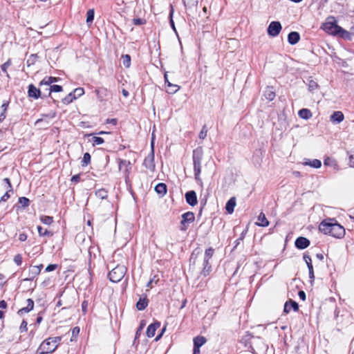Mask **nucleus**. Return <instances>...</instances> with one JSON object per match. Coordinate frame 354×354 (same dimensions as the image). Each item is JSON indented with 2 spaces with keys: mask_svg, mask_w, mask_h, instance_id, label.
I'll use <instances>...</instances> for the list:
<instances>
[{
  "mask_svg": "<svg viewBox=\"0 0 354 354\" xmlns=\"http://www.w3.org/2000/svg\"><path fill=\"white\" fill-rule=\"evenodd\" d=\"M319 230L325 234L338 239L343 237L345 234L344 228L332 219L323 221L319 226Z\"/></svg>",
  "mask_w": 354,
  "mask_h": 354,
  "instance_id": "f257e3e1",
  "label": "nucleus"
},
{
  "mask_svg": "<svg viewBox=\"0 0 354 354\" xmlns=\"http://www.w3.org/2000/svg\"><path fill=\"white\" fill-rule=\"evenodd\" d=\"M203 150L201 148H196L193 151L192 153V159H193V165H194V178L197 183H198L201 186H203V182L200 177L201 173V160L203 159Z\"/></svg>",
  "mask_w": 354,
  "mask_h": 354,
  "instance_id": "f03ea898",
  "label": "nucleus"
},
{
  "mask_svg": "<svg viewBox=\"0 0 354 354\" xmlns=\"http://www.w3.org/2000/svg\"><path fill=\"white\" fill-rule=\"evenodd\" d=\"M127 271V268L124 266H117L112 269L108 274L109 280L111 282L117 283L122 280Z\"/></svg>",
  "mask_w": 354,
  "mask_h": 354,
  "instance_id": "7ed1b4c3",
  "label": "nucleus"
},
{
  "mask_svg": "<svg viewBox=\"0 0 354 354\" xmlns=\"http://www.w3.org/2000/svg\"><path fill=\"white\" fill-rule=\"evenodd\" d=\"M56 350V345L52 344V340L48 338L42 342L37 350L38 354H48Z\"/></svg>",
  "mask_w": 354,
  "mask_h": 354,
  "instance_id": "20e7f679",
  "label": "nucleus"
},
{
  "mask_svg": "<svg viewBox=\"0 0 354 354\" xmlns=\"http://www.w3.org/2000/svg\"><path fill=\"white\" fill-rule=\"evenodd\" d=\"M182 219L180 221V230L181 231H186L188 228V226L190 223H193L195 220L194 214L192 212H187L182 214Z\"/></svg>",
  "mask_w": 354,
  "mask_h": 354,
  "instance_id": "39448f33",
  "label": "nucleus"
},
{
  "mask_svg": "<svg viewBox=\"0 0 354 354\" xmlns=\"http://www.w3.org/2000/svg\"><path fill=\"white\" fill-rule=\"evenodd\" d=\"M329 34L333 35H338L340 37L350 40L351 39V33L347 30H344L341 26H338L337 21L332 28V32Z\"/></svg>",
  "mask_w": 354,
  "mask_h": 354,
  "instance_id": "423d86ee",
  "label": "nucleus"
},
{
  "mask_svg": "<svg viewBox=\"0 0 354 354\" xmlns=\"http://www.w3.org/2000/svg\"><path fill=\"white\" fill-rule=\"evenodd\" d=\"M151 151L148 154L147 156L145 157L144 162H143V166L149 169L150 171H154L155 170V162H154V151H153V142L151 143Z\"/></svg>",
  "mask_w": 354,
  "mask_h": 354,
  "instance_id": "0eeeda50",
  "label": "nucleus"
},
{
  "mask_svg": "<svg viewBox=\"0 0 354 354\" xmlns=\"http://www.w3.org/2000/svg\"><path fill=\"white\" fill-rule=\"evenodd\" d=\"M281 28L282 26L279 21H272L267 28L268 35L272 37H277L280 33Z\"/></svg>",
  "mask_w": 354,
  "mask_h": 354,
  "instance_id": "6e6552de",
  "label": "nucleus"
},
{
  "mask_svg": "<svg viewBox=\"0 0 354 354\" xmlns=\"http://www.w3.org/2000/svg\"><path fill=\"white\" fill-rule=\"evenodd\" d=\"M28 95L29 97H32L35 100L39 97H46L47 95H41V91L40 88H37L34 84H30L28 87Z\"/></svg>",
  "mask_w": 354,
  "mask_h": 354,
  "instance_id": "1a4fd4ad",
  "label": "nucleus"
},
{
  "mask_svg": "<svg viewBox=\"0 0 354 354\" xmlns=\"http://www.w3.org/2000/svg\"><path fill=\"white\" fill-rule=\"evenodd\" d=\"M310 241L304 236H299L295 241V247L299 250H304L310 245Z\"/></svg>",
  "mask_w": 354,
  "mask_h": 354,
  "instance_id": "9d476101",
  "label": "nucleus"
},
{
  "mask_svg": "<svg viewBox=\"0 0 354 354\" xmlns=\"http://www.w3.org/2000/svg\"><path fill=\"white\" fill-rule=\"evenodd\" d=\"M185 198L187 204L192 207L195 206L198 203L196 193L194 190L187 192L185 194Z\"/></svg>",
  "mask_w": 354,
  "mask_h": 354,
  "instance_id": "9b49d317",
  "label": "nucleus"
},
{
  "mask_svg": "<svg viewBox=\"0 0 354 354\" xmlns=\"http://www.w3.org/2000/svg\"><path fill=\"white\" fill-rule=\"evenodd\" d=\"M119 169L120 170L123 171L125 177L127 178L129 176L130 170L131 169V162L127 160H120Z\"/></svg>",
  "mask_w": 354,
  "mask_h": 354,
  "instance_id": "f8f14e48",
  "label": "nucleus"
},
{
  "mask_svg": "<svg viewBox=\"0 0 354 354\" xmlns=\"http://www.w3.org/2000/svg\"><path fill=\"white\" fill-rule=\"evenodd\" d=\"M291 308L297 312L299 310V305L295 301L289 299L284 304L283 312L287 314L290 311Z\"/></svg>",
  "mask_w": 354,
  "mask_h": 354,
  "instance_id": "ddd939ff",
  "label": "nucleus"
},
{
  "mask_svg": "<svg viewBox=\"0 0 354 354\" xmlns=\"http://www.w3.org/2000/svg\"><path fill=\"white\" fill-rule=\"evenodd\" d=\"M335 22H336V20L335 19V17H328L327 19V21L325 22L324 24H323V25H322L323 30L329 34L330 32H332V28H333V26L335 25Z\"/></svg>",
  "mask_w": 354,
  "mask_h": 354,
  "instance_id": "4468645a",
  "label": "nucleus"
},
{
  "mask_svg": "<svg viewBox=\"0 0 354 354\" xmlns=\"http://www.w3.org/2000/svg\"><path fill=\"white\" fill-rule=\"evenodd\" d=\"M160 326V323L158 321L149 325L147 329V335L148 337H152L155 335L156 330Z\"/></svg>",
  "mask_w": 354,
  "mask_h": 354,
  "instance_id": "2eb2a0df",
  "label": "nucleus"
},
{
  "mask_svg": "<svg viewBox=\"0 0 354 354\" xmlns=\"http://www.w3.org/2000/svg\"><path fill=\"white\" fill-rule=\"evenodd\" d=\"M40 274V270H38L36 266H30L28 269V277L24 279V281H31L36 278Z\"/></svg>",
  "mask_w": 354,
  "mask_h": 354,
  "instance_id": "dca6fc26",
  "label": "nucleus"
},
{
  "mask_svg": "<svg viewBox=\"0 0 354 354\" xmlns=\"http://www.w3.org/2000/svg\"><path fill=\"white\" fill-rule=\"evenodd\" d=\"M344 119V115L342 111H334L330 117V120L333 123L339 124Z\"/></svg>",
  "mask_w": 354,
  "mask_h": 354,
  "instance_id": "f3484780",
  "label": "nucleus"
},
{
  "mask_svg": "<svg viewBox=\"0 0 354 354\" xmlns=\"http://www.w3.org/2000/svg\"><path fill=\"white\" fill-rule=\"evenodd\" d=\"M164 78H165V84H167V93H175L176 92H177L179 88H180V86L176 85V84H171V82H169L168 80V78H167V75L165 73V75H164Z\"/></svg>",
  "mask_w": 354,
  "mask_h": 354,
  "instance_id": "a211bd4d",
  "label": "nucleus"
},
{
  "mask_svg": "<svg viewBox=\"0 0 354 354\" xmlns=\"http://www.w3.org/2000/svg\"><path fill=\"white\" fill-rule=\"evenodd\" d=\"M58 81L57 77H51V76H46L45 77L39 84V86L40 88H42V86H52L51 84L53 82H57Z\"/></svg>",
  "mask_w": 354,
  "mask_h": 354,
  "instance_id": "6ab92c4d",
  "label": "nucleus"
},
{
  "mask_svg": "<svg viewBox=\"0 0 354 354\" xmlns=\"http://www.w3.org/2000/svg\"><path fill=\"white\" fill-rule=\"evenodd\" d=\"M300 39V35L298 32H290L288 35V41L291 45H295L299 42Z\"/></svg>",
  "mask_w": 354,
  "mask_h": 354,
  "instance_id": "aec40b11",
  "label": "nucleus"
},
{
  "mask_svg": "<svg viewBox=\"0 0 354 354\" xmlns=\"http://www.w3.org/2000/svg\"><path fill=\"white\" fill-rule=\"evenodd\" d=\"M250 339H252V341L250 342V345L248 346L247 343H245V346L248 347V348L250 350V351H251L252 353H256V351H255L254 348H253L252 344H260V343L263 344L262 342V339L259 337H254V336L250 337Z\"/></svg>",
  "mask_w": 354,
  "mask_h": 354,
  "instance_id": "412c9836",
  "label": "nucleus"
},
{
  "mask_svg": "<svg viewBox=\"0 0 354 354\" xmlns=\"http://www.w3.org/2000/svg\"><path fill=\"white\" fill-rule=\"evenodd\" d=\"M236 206V198L235 197H232L230 198L225 205V210L229 214H232L234 210V207Z\"/></svg>",
  "mask_w": 354,
  "mask_h": 354,
  "instance_id": "4be33fe9",
  "label": "nucleus"
},
{
  "mask_svg": "<svg viewBox=\"0 0 354 354\" xmlns=\"http://www.w3.org/2000/svg\"><path fill=\"white\" fill-rule=\"evenodd\" d=\"M155 191L156 193L161 196H165L167 194V185L163 183H158L155 187Z\"/></svg>",
  "mask_w": 354,
  "mask_h": 354,
  "instance_id": "5701e85b",
  "label": "nucleus"
},
{
  "mask_svg": "<svg viewBox=\"0 0 354 354\" xmlns=\"http://www.w3.org/2000/svg\"><path fill=\"white\" fill-rule=\"evenodd\" d=\"M95 93L97 98L102 101L107 97L109 91L106 88L100 87L95 90Z\"/></svg>",
  "mask_w": 354,
  "mask_h": 354,
  "instance_id": "b1692460",
  "label": "nucleus"
},
{
  "mask_svg": "<svg viewBox=\"0 0 354 354\" xmlns=\"http://www.w3.org/2000/svg\"><path fill=\"white\" fill-rule=\"evenodd\" d=\"M203 268L201 270V274L203 277H207L212 272V266L209 263V261H207V260H203Z\"/></svg>",
  "mask_w": 354,
  "mask_h": 354,
  "instance_id": "393cba45",
  "label": "nucleus"
},
{
  "mask_svg": "<svg viewBox=\"0 0 354 354\" xmlns=\"http://www.w3.org/2000/svg\"><path fill=\"white\" fill-rule=\"evenodd\" d=\"M149 301L147 297L143 298H140L139 300L136 303V308L138 310H145L148 306Z\"/></svg>",
  "mask_w": 354,
  "mask_h": 354,
  "instance_id": "a878e982",
  "label": "nucleus"
},
{
  "mask_svg": "<svg viewBox=\"0 0 354 354\" xmlns=\"http://www.w3.org/2000/svg\"><path fill=\"white\" fill-rule=\"evenodd\" d=\"M27 306L24 308H21L18 313H28L32 310L34 308V301L32 299H28L26 300Z\"/></svg>",
  "mask_w": 354,
  "mask_h": 354,
  "instance_id": "bb28decb",
  "label": "nucleus"
},
{
  "mask_svg": "<svg viewBox=\"0 0 354 354\" xmlns=\"http://www.w3.org/2000/svg\"><path fill=\"white\" fill-rule=\"evenodd\" d=\"M258 223H257V225L261 227H267L269 225V221L266 217V215L264 213L261 212L258 216Z\"/></svg>",
  "mask_w": 354,
  "mask_h": 354,
  "instance_id": "cd10ccee",
  "label": "nucleus"
},
{
  "mask_svg": "<svg viewBox=\"0 0 354 354\" xmlns=\"http://www.w3.org/2000/svg\"><path fill=\"white\" fill-rule=\"evenodd\" d=\"M205 342V337L203 336H197L194 338V348H200Z\"/></svg>",
  "mask_w": 354,
  "mask_h": 354,
  "instance_id": "c85d7f7f",
  "label": "nucleus"
},
{
  "mask_svg": "<svg viewBox=\"0 0 354 354\" xmlns=\"http://www.w3.org/2000/svg\"><path fill=\"white\" fill-rule=\"evenodd\" d=\"M299 116L305 120H308L312 117L311 111L308 109H301L298 112Z\"/></svg>",
  "mask_w": 354,
  "mask_h": 354,
  "instance_id": "c756f323",
  "label": "nucleus"
},
{
  "mask_svg": "<svg viewBox=\"0 0 354 354\" xmlns=\"http://www.w3.org/2000/svg\"><path fill=\"white\" fill-rule=\"evenodd\" d=\"M304 165H308L313 168L318 169L322 166V162L318 159H313L312 160H306V161H305L304 162Z\"/></svg>",
  "mask_w": 354,
  "mask_h": 354,
  "instance_id": "7c9ffc66",
  "label": "nucleus"
},
{
  "mask_svg": "<svg viewBox=\"0 0 354 354\" xmlns=\"http://www.w3.org/2000/svg\"><path fill=\"white\" fill-rule=\"evenodd\" d=\"M266 99H267L269 101H272L275 97V93L273 91L272 87H268L264 91L263 94Z\"/></svg>",
  "mask_w": 354,
  "mask_h": 354,
  "instance_id": "2f4dec72",
  "label": "nucleus"
},
{
  "mask_svg": "<svg viewBox=\"0 0 354 354\" xmlns=\"http://www.w3.org/2000/svg\"><path fill=\"white\" fill-rule=\"evenodd\" d=\"M39 57L37 54H31L28 58L27 59L26 64L28 66H30L34 65L35 62L37 61Z\"/></svg>",
  "mask_w": 354,
  "mask_h": 354,
  "instance_id": "473e14b6",
  "label": "nucleus"
},
{
  "mask_svg": "<svg viewBox=\"0 0 354 354\" xmlns=\"http://www.w3.org/2000/svg\"><path fill=\"white\" fill-rule=\"evenodd\" d=\"M95 195L100 199H106L108 196V192L105 189H100L95 192Z\"/></svg>",
  "mask_w": 354,
  "mask_h": 354,
  "instance_id": "72a5a7b5",
  "label": "nucleus"
},
{
  "mask_svg": "<svg viewBox=\"0 0 354 354\" xmlns=\"http://www.w3.org/2000/svg\"><path fill=\"white\" fill-rule=\"evenodd\" d=\"M62 86L57 84L50 86V87L46 88V91H49L48 95H50L52 92L58 93L62 91Z\"/></svg>",
  "mask_w": 354,
  "mask_h": 354,
  "instance_id": "f704fd0d",
  "label": "nucleus"
},
{
  "mask_svg": "<svg viewBox=\"0 0 354 354\" xmlns=\"http://www.w3.org/2000/svg\"><path fill=\"white\" fill-rule=\"evenodd\" d=\"M122 64L125 68H129L131 66V56L128 54L122 56Z\"/></svg>",
  "mask_w": 354,
  "mask_h": 354,
  "instance_id": "c9c22d12",
  "label": "nucleus"
},
{
  "mask_svg": "<svg viewBox=\"0 0 354 354\" xmlns=\"http://www.w3.org/2000/svg\"><path fill=\"white\" fill-rule=\"evenodd\" d=\"M94 15H95V12H94V10L93 9H90L87 11V13H86V24L88 25H90L91 24H92L93 19H94Z\"/></svg>",
  "mask_w": 354,
  "mask_h": 354,
  "instance_id": "e433bc0d",
  "label": "nucleus"
},
{
  "mask_svg": "<svg viewBox=\"0 0 354 354\" xmlns=\"http://www.w3.org/2000/svg\"><path fill=\"white\" fill-rule=\"evenodd\" d=\"M55 117V112L51 113H48V114L43 115V118L37 120L35 124L36 126H39L41 123H42L43 122L45 121L44 118H53Z\"/></svg>",
  "mask_w": 354,
  "mask_h": 354,
  "instance_id": "4c0bfd02",
  "label": "nucleus"
},
{
  "mask_svg": "<svg viewBox=\"0 0 354 354\" xmlns=\"http://www.w3.org/2000/svg\"><path fill=\"white\" fill-rule=\"evenodd\" d=\"M214 252V250L212 248H209L206 249L203 260H207V261H209V259L212 257Z\"/></svg>",
  "mask_w": 354,
  "mask_h": 354,
  "instance_id": "58836bf2",
  "label": "nucleus"
},
{
  "mask_svg": "<svg viewBox=\"0 0 354 354\" xmlns=\"http://www.w3.org/2000/svg\"><path fill=\"white\" fill-rule=\"evenodd\" d=\"M91 155L89 153L86 152L84 154L83 158L82 160V166L85 167L87 166L91 162Z\"/></svg>",
  "mask_w": 354,
  "mask_h": 354,
  "instance_id": "ea45409f",
  "label": "nucleus"
},
{
  "mask_svg": "<svg viewBox=\"0 0 354 354\" xmlns=\"http://www.w3.org/2000/svg\"><path fill=\"white\" fill-rule=\"evenodd\" d=\"M173 15H174V8L171 5H170V12H169V24H170L171 28L174 30V31L176 32V29L175 27L174 21L173 20Z\"/></svg>",
  "mask_w": 354,
  "mask_h": 354,
  "instance_id": "a19ab883",
  "label": "nucleus"
},
{
  "mask_svg": "<svg viewBox=\"0 0 354 354\" xmlns=\"http://www.w3.org/2000/svg\"><path fill=\"white\" fill-rule=\"evenodd\" d=\"M303 259L307 265L308 269V270L313 269V266L312 264V260H311L310 257L308 254L305 253V254H304Z\"/></svg>",
  "mask_w": 354,
  "mask_h": 354,
  "instance_id": "79ce46f5",
  "label": "nucleus"
},
{
  "mask_svg": "<svg viewBox=\"0 0 354 354\" xmlns=\"http://www.w3.org/2000/svg\"><path fill=\"white\" fill-rule=\"evenodd\" d=\"M77 99L74 95L71 92L68 95H66L63 100L62 102L65 104H68L71 103L74 100Z\"/></svg>",
  "mask_w": 354,
  "mask_h": 354,
  "instance_id": "37998d69",
  "label": "nucleus"
},
{
  "mask_svg": "<svg viewBox=\"0 0 354 354\" xmlns=\"http://www.w3.org/2000/svg\"><path fill=\"white\" fill-rule=\"evenodd\" d=\"M11 64H12V61H11V59H8L7 60V62H6L4 64H3L1 65V68L2 71H3V73H6V76H7L8 77H10V76H9V74L8 73V72H7V69H8V68L10 66H11Z\"/></svg>",
  "mask_w": 354,
  "mask_h": 354,
  "instance_id": "c03bdc74",
  "label": "nucleus"
},
{
  "mask_svg": "<svg viewBox=\"0 0 354 354\" xmlns=\"http://www.w3.org/2000/svg\"><path fill=\"white\" fill-rule=\"evenodd\" d=\"M19 203L21 204L22 207L25 208L29 206L30 200L26 197L22 196L19 198Z\"/></svg>",
  "mask_w": 354,
  "mask_h": 354,
  "instance_id": "a18cd8bd",
  "label": "nucleus"
},
{
  "mask_svg": "<svg viewBox=\"0 0 354 354\" xmlns=\"http://www.w3.org/2000/svg\"><path fill=\"white\" fill-rule=\"evenodd\" d=\"M39 236H52L53 234L46 229H44L41 226L37 227Z\"/></svg>",
  "mask_w": 354,
  "mask_h": 354,
  "instance_id": "49530a36",
  "label": "nucleus"
},
{
  "mask_svg": "<svg viewBox=\"0 0 354 354\" xmlns=\"http://www.w3.org/2000/svg\"><path fill=\"white\" fill-rule=\"evenodd\" d=\"M40 220L46 225H50L53 222V217L49 216H41Z\"/></svg>",
  "mask_w": 354,
  "mask_h": 354,
  "instance_id": "de8ad7c7",
  "label": "nucleus"
},
{
  "mask_svg": "<svg viewBox=\"0 0 354 354\" xmlns=\"http://www.w3.org/2000/svg\"><path fill=\"white\" fill-rule=\"evenodd\" d=\"M308 90L310 91H315V89L317 88L318 87V84L317 83L314 81L313 80H310L308 81Z\"/></svg>",
  "mask_w": 354,
  "mask_h": 354,
  "instance_id": "09e8293b",
  "label": "nucleus"
},
{
  "mask_svg": "<svg viewBox=\"0 0 354 354\" xmlns=\"http://www.w3.org/2000/svg\"><path fill=\"white\" fill-rule=\"evenodd\" d=\"M84 90L83 88H81V87L74 89V91L72 92V94L74 95V96L76 98L82 96V95H84Z\"/></svg>",
  "mask_w": 354,
  "mask_h": 354,
  "instance_id": "8fccbe9b",
  "label": "nucleus"
},
{
  "mask_svg": "<svg viewBox=\"0 0 354 354\" xmlns=\"http://www.w3.org/2000/svg\"><path fill=\"white\" fill-rule=\"evenodd\" d=\"M93 145H100L104 142V140L101 137L93 136L92 138Z\"/></svg>",
  "mask_w": 354,
  "mask_h": 354,
  "instance_id": "3c124183",
  "label": "nucleus"
},
{
  "mask_svg": "<svg viewBox=\"0 0 354 354\" xmlns=\"http://www.w3.org/2000/svg\"><path fill=\"white\" fill-rule=\"evenodd\" d=\"M207 127L206 125H204L203 127H202V129L201 130L200 133H199V138L200 139H205L207 136Z\"/></svg>",
  "mask_w": 354,
  "mask_h": 354,
  "instance_id": "603ef678",
  "label": "nucleus"
},
{
  "mask_svg": "<svg viewBox=\"0 0 354 354\" xmlns=\"http://www.w3.org/2000/svg\"><path fill=\"white\" fill-rule=\"evenodd\" d=\"M349 165L354 167V149L348 152Z\"/></svg>",
  "mask_w": 354,
  "mask_h": 354,
  "instance_id": "864d4df0",
  "label": "nucleus"
},
{
  "mask_svg": "<svg viewBox=\"0 0 354 354\" xmlns=\"http://www.w3.org/2000/svg\"><path fill=\"white\" fill-rule=\"evenodd\" d=\"M142 328H143V324H141L140 326V327L137 329L136 330V335H135V339H134V341H133V345H138V342L137 343L136 341H137V339L139 337V336L140 335V333L142 330Z\"/></svg>",
  "mask_w": 354,
  "mask_h": 354,
  "instance_id": "5fc2aeb1",
  "label": "nucleus"
},
{
  "mask_svg": "<svg viewBox=\"0 0 354 354\" xmlns=\"http://www.w3.org/2000/svg\"><path fill=\"white\" fill-rule=\"evenodd\" d=\"M146 23V20L141 18H136L133 19V24L136 26H140L145 24Z\"/></svg>",
  "mask_w": 354,
  "mask_h": 354,
  "instance_id": "6e6d98bb",
  "label": "nucleus"
},
{
  "mask_svg": "<svg viewBox=\"0 0 354 354\" xmlns=\"http://www.w3.org/2000/svg\"><path fill=\"white\" fill-rule=\"evenodd\" d=\"M14 262L17 266H21V263H22V257H21V255L19 254L15 255V257H14Z\"/></svg>",
  "mask_w": 354,
  "mask_h": 354,
  "instance_id": "4d7b16f0",
  "label": "nucleus"
},
{
  "mask_svg": "<svg viewBox=\"0 0 354 354\" xmlns=\"http://www.w3.org/2000/svg\"><path fill=\"white\" fill-rule=\"evenodd\" d=\"M50 340H52V344L56 345V348H57L62 337H49Z\"/></svg>",
  "mask_w": 354,
  "mask_h": 354,
  "instance_id": "13d9d810",
  "label": "nucleus"
},
{
  "mask_svg": "<svg viewBox=\"0 0 354 354\" xmlns=\"http://www.w3.org/2000/svg\"><path fill=\"white\" fill-rule=\"evenodd\" d=\"M3 181L8 185L7 190L8 189V192H11L12 193L13 189L10 183V180L8 178H5Z\"/></svg>",
  "mask_w": 354,
  "mask_h": 354,
  "instance_id": "bf43d9fd",
  "label": "nucleus"
},
{
  "mask_svg": "<svg viewBox=\"0 0 354 354\" xmlns=\"http://www.w3.org/2000/svg\"><path fill=\"white\" fill-rule=\"evenodd\" d=\"M10 192H8V189L6 191V192L1 196V198L0 199V203L5 202L7 200H8V198H10Z\"/></svg>",
  "mask_w": 354,
  "mask_h": 354,
  "instance_id": "052dcab7",
  "label": "nucleus"
},
{
  "mask_svg": "<svg viewBox=\"0 0 354 354\" xmlns=\"http://www.w3.org/2000/svg\"><path fill=\"white\" fill-rule=\"evenodd\" d=\"M57 268V264H49L46 268L45 271L48 272H52V271H54Z\"/></svg>",
  "mask_w": 354,
  "mask_h": 354,
  "instance_id": "680f3d73",
  "label": "nucleus"
},
{
  "mask_svg": "<svg viewBox=\"0 0 354 354\" xmlns=\"http://www.w3.org/2000/svg\"><path fill=\"white\" fill-rule=\"evenodd\" d=\"M27 325H28L27 322L24 320L22 322V323L21 324V326H20V328H19L20 331L21 333L26 332L27 330Z\"/></svg>",
  "mask_w": 354,
  "mask_h": 354,
  "instance_id": "e2e57ef3",
  "label": "nucleus"
},
{
  "mask_svg": "<svg viewBox=\"0 0 354 354\" xmlns=\"http://www.w3.org/2000/svg\"><path fill=\"white\" fill-rule=\"evenodd\" d=\"M80 333V328L76 326L72 329V337H76Z\"/></svg>",
  "mask_w": 354,
  "mask_h": 354,
  "instance_id": "0e129e2a",
  "label": "nucleus"
},
{
  "mask_svg": "<svg viewBox=\"0 0 354 354\" xmlns=\"http://www.w3.org/2000/svg\"><path fill=\"white\" fill-rule=\"evenodd\" d=\"M308 274H309V279H310V283H313V282L314 281V279H315L314 270L313 269L308 270Z\"/></svg>",
  "mask_w": 354,
  "mask_h": 354,
  "instance_id": "69168bd1",
  "label": "nucleus"
},
{
  "mask_svg": "<svg viewBox=\"0 0 354 354\" xmlns=\"http://www.w3.org/2000/svg\"><path fill=\"white\" fill-rule=\"evenodd\" d=\"M9 105V101H4L3 103L1 105V109H3V111L1 113H4L6 114V111L8 109Z\"/></svg>",
  "mask_w": 354,
  "mask_h": 354,
  "instance_id": "338daca9",
  "label": "nucleus"
},
{
  "mask_svg": "<svg viewBox=\"0 0 354 354\" xmlns=\"http://www.w3.org/2000/svg\"><path fill=\"white\" fill-rule=\"evenodd\" d=\"M71 180L72 183H77L80 182V174H77V175L73 176L71 177Z\"/></svg>",
  "mask_w": 354,
  "mask_h": 354,
  "instance_id": "774afa93",
  "label": "nucleus"
}]
</instances>
